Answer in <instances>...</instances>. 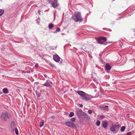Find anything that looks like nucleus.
I'll return each mask as SVG.
<instances>
[{"label":"nucleus","instance_id":"nucleus-1","mask_svg":"<svg viewBox=\"0 0 135 135\" xmlns=\"http://www.w3.org/2000/svg\"><path fill=\"white\" fill-rule=\"evenodd\" d=\"M72 18L75 21L80 22H82L83 19L81 16V14L79 12H75L72 16Z\"/></svg>","mask_w":135,"mask_h":135},{"label":"nucleus","instance_id":"nucleus-2","mask_svg":"<svg viewBox=\"0 0 135 135\" xmlns=\"http://www.w3.org/2000/svg\"><path fill=\"white\" fill-rule=\"evenodd\" d=\"M1 119L4 122L7 121V118L10 119L11 118V115L8 112H5L3 113L1 116Z\"/></svg>","mask_w":135,"mask_h":135},{"label":"nucleus","instance_id":"nucleus-3","mask_svg":"<svg viewBox=\"0 0 135 135\" xmlns=\"http://www.w3.org/2000/svg\"><path fill=\"white\" fill-rule=\"evenodd\" d=\"M120 126L119 125H112L110 128V131L112 132H114L118 131L119 129Z\"/></svg>","mask_w":135,"mask_h":135},{"label":"nucleus","instance_id":"nucleus-4","mask_svg":"<svg viewBox=\"0 0 135 135\" xmlns=\"http://www.w3.org/2000/svg\"><path fill=\"white\" fill-rule=\"evenodd\" d=\"M49 3L51 4L52 6L54 8H55L59 6V4L57 2H53V1L52 0H50Z\"/></svg>","mask_w":135,"mask_h":135},{"label":"nucleus","instance_id":"nucleus-5","mask_svg":"<svg viewBox=\"0 0 135 135\" xmlns=\"http://www.w3.org/2000/svg\"><path fill=\"white\" fill-rule=\"evenodd\" d=\"M65 125L72 128H74L75 126V124L70 121H68L65 122Z\"/></svg>","mask_w":135,"mask_h":135},{"label":"nucleus","instance_id":"nucleus-6","mask_svg":"<svg viewBox=\"0 0 135 135\" xmlns=\"http://www.w3.org/2000/svg\"><path fill=\"white\" fill-rule=\"evenodd\" d=\"M76 114L77 116L79 117L83 116L84 115V113L82 110L81 109L78 110L76 112Z\"/></svg>","mask_w":135,"mask_h":135},{"label":"nucleus","instance_id":"nucleus-7","mask_svg":"<svg viewBox=\"0 0 135 135\" xmlns=\"http://www.w3.org/2000/svg\"><path fill=\"white\" fill-rule=\"evenodd\" d=\"M53 57L54 60L56 62H59L60 61V57L57 54L55 55H53Z\"/></svg>","mask_w":135,"mask_h":135},{"label":"nucleus","instance_id":"nucleus-8","mask_svg":"<svg viewBox=\"0 0 135 135\" xmlns=\"http://www.w3.org/2000/svg\"><path fill=\"white\" fill-rule=\"evenodd\" d=\"M89 97L90 96L89 95L87 94H86L85 93L84 94V96L82 97V99L83 100H86L89 99Z\"/></svg>","mask_w":135,"mask_h":135},{"label":"nucleus","instance_id":"nucleus-9","mask_svg":"<svg viewBox=\"0 0 135 135\" xmlns=\"http://www.w3.org/2000/svg\"><path fill=\"white\" fill-rule=\"evenodd\" d=\"M51 83L50 82V81L49 80H47L46 82L43 84L44 86L46 87H49L51 86Z\"/></svg>","mask_w":135,"mask_h":135},{"label":"nucleus","instance_id":"nucleus-10","mask_svg":"<svg viewBox=\"0 0 135 135\" xmlns=\"http://www.w3.org/2000/svg\"><path fill=\"white\" fill-rule=\"evenodd\" d=\"M11 127L12 131H13L15 128V123L13 121H12L11 122Z\"/></svg>","mask_w":135,"mask_h":135},{"label":"nucleus","instance_id":"nucleus-11","mask_svg":"<svg viewBox=\"0 0 135 135\" xmlns=\"http://www.w3.org/2000/svg\"><path fill=\"white\" fill-rule=\"evenodd\" d=\"M77 93L80 95L81 97L84 95V94L85 93L84 92L81 91H77Z\"/></svg>","mask_w":135,"mask_h":135},{"label":"nucleus","instance_id":"nucleus-12","mask_svg":"<svg viewBox=\"0 0 135 135\" xmlns=\"http://www.w3.org/2000/svg\"><path fill=\"white\" fill-rule=\"evenodd\" d=\"M99 40L100 41V40H103L104 41H107V39L106 37L104 36H101L99 37L98 38Z\"/></svg>","mask_w":135,"mask_h":135},{"label":"nucleus","instance_id":"nucleus-13","mask_svg":"<svg viewBox=\"0 0 135 135\" xmlns=\"http://www.w3.org/2000/svg\"><path fill=\"white\" fill-rule=\"evenodd\" d=\"M108 107L107 106H103L101 107V109L102 110H108Z\"/></svg>","mask_w":135,"mask_h":135},{"label":"nucleus","instance_id":"nucleus-14","mask_svg":"<svg viewBox=\"0 0 135 135\" xmlns=\"http://www.w3.org/2000/svg\"><path fill=\"white\" fill-rule=\"evenodd\" d=\"M98 41L99 43L100 44H104L105 45H106L107 43V42H104V41H103L102 40H100V41L99 40V39H98Z\"/></svg>","mask_w":135,"mask_h":135},{"label":"nucleus","instance_id":"nucleus-15","mask_svg":"<svg viewBox=\"0 0 135 135\" xmlns=\"http://www.w3.org/2000/svg\"><path fill=\"white\" fill-rule=\"evenodd\" d=\"M102 125L103 127L105 128L108 125V122L106 121H104L103 122Z\"/></svg>","mask_w":135,"mask_h":135},{"label":"nucleus","instance_id":"nucleus-16","mask_svg":"<svg viewBox=\"0 0 135 135\" xmlns=\"http://www.w3.org/2000/svg\"><path fill=\"white\" fill-rule=\"evenodd\" d=\"M105 68L107 70H110L111 69V67L108 64H107L105 66Z\"/></svg>","mask_w":135,"mask_h":135},{"label":"nucleus","instance_id":"nucleus-17","mask_svg":"<svg viewBox=\"0 0 135 135\" xmlns=\"http://www.w3.org/2000/svg\"><path fill=\"white\" fill-rule=\"evenodd\" d=\"M4 94H7L8 93V91L6 88H4L2 90Z\"/></svg>","mask_w":135,"mask_h":135},{"label":"nucleus","instance_id":"nucleus-18","mask_svg":"<svg viewBox=\"0 0 135 135\" xmlns=\"http://www.w3.org/2000/svg\"><path fill=\"white\" fill-rule=\"evenodd\" d=\"M54 26L53 24L52 23L49 24L48 26L49 28L50 29L53 28L54 27Z\"/></svg>","mask_w":135,"mask_h":135},{"label":"nucleus","instance_id":"nucleus-19","mask_svg":"<svg viewBox=\"0 0 135 135\" xmlns=\"http://www.w3.org/2000/svg\"><path fill=\"white\" fill-rule=\"evenodd\" d=\"M44 124V120H42V121L40 122V127H41Z\"/></svg>","mask_w":135,"mask_h":135},{"label":"nucleus","instance_id":"nucleus-20","mask_svg":"<svg viewBox=\"0 0 135 135\" xmlns=\"http://www.w3.org/2000/svg\"><path fill=\"white\" fill-rule=\"evenodd\" d=\"M100 122L99 120H97L96 123V125L98 126H99L100 125Z\"/></svg>","mask_w":135,"mask_h":135},{"label":"nucleus","instance_id":"nucleus-21","mask_svg":"<svg viewBox=\"0 0 135 135\" xmlns=\"http://www.w3.org/2000/svg\"><path fill=\"white\" fill-rule=\"evenodd\" d=\"M4 12V10L3 9H0V16H2Z\"/></svg>","mask_w":135,"mask_h":135},{"label":"nucleus","instance_id":"nucleus-22","mask_svg":"<svg viewBox=\"0 0 135 135\" xmlns=\"http://www.w3.org/2000/svg\"><path fill=\"white\" fill-rule=\"evenodd\" d=\"M15 131L16 134V135H18V132L17 129L16 128H15Z\"/></svg>","mask_w":135,"mask_h":135},{"label":"nucleus","instance_id":"nucleus-23","mask_svg":"<svg viewBox=\"0 0 135 135\" xmlns=\"http://www.w3.org/2000/svg\"><path fill=\"white\" fill-rule=\"evenodd\" d=\"M125 127L124 126H122L121 128L120 131L121 132H123L125 130Z\"/></svg>","mask_w":135,"mask_h":135},{"label":"nucleus","instance_id":"nucleus-24","mask_svg":"<svg viewBox=\"0 0 135 135\" xmlns=\"http://www.w3.org/2000/svg\"><path fill=\"white\" fill-rule=\"evenodd\" d=\"M74 115V113L73 112H71L70 113V114L69 115V116L70 117H73Z\"/></svg>","mask_w":135,"mask_h":135},{"label":"nucleus","instance_id":"nucleus-25","mask_svg":"<svg viewBox=\"0 0 135 135\" xmlns=\"http://www.w3.org/2000/svg\"><path fill=\"white\" fill-rule=\"evenodd\" d=\"M36 94L37 95L38 97H40L41 95L39 93H38L37 91H36Z\"/></svg>","mask_w":135,"mask_h":135},{"label":"nucleus","instance_id":"nucleus-26","mask_svg":"<svg viewBox=\"0 0 135 135\" xmlns=\"http://www.w3.org/2000/svg\"><path fill=\"white\" fill-rule=\"evenodd\" d=\"M88 113L89 114H91L92 113V111L91 110H89L88 111Z\"/></svg>","mask_w":135,"mask_h":135},{"label":"nucleus","instance_id":"nucleus-27","mask_svg":"<svg viewBox=\"0 0 135 135\" xmlns=\"http://www.w3.org/2000/svg\"><path fill=\"white\" fill-rule=\"evenodd\" d=\"M75 120V119L74 118H71L70 119V120L72 122H74Z\"/></svg>","mask_w":135,"mask_h":135},{"label":"nucleus","instance_id":"nucleus-28","mask_svg":"<svg viewBox=\"0 0 135 135\" xmlns=\"http://www.w3.org/2000/svg\"><path fill=\"white\" fill-rule=\"evenodd\" d=\"M38 66V64L37 63H36L35 65V67L37 69Z\"/></svg>","mask_w":135,"mask_h":135},{"label":"nucleus","instance_id":"nucleus-29","mask_svg":"<svg viewBox=\"0 0 135 135\" xmlns=\"http://www.w3.org/2000/svg\"><path fill=\"white\" fill-rule=\"evenodd\" d=\"M60 29L59 28H56V31L57 32H59L60 31Z\"/></svg>","mask_w":135,"mask_h":135},{"label":"nucleus","instance_id":"nucleus-30","mask_svg":"<svg viewBox=\"0 0 135 135\" xmlns=\"http://www.w3.org/2000/svg\"><path fill=\"white\" fill-rule=\"evenodd\" d=\"M104 116L103 115H101L100 116V118H104Z\"/></svg>","mask_w":135,"mask_h":135},{"label":"nucleus","instance_id":"nucleus-31","mask_svg":"<svg viewBox=\"0 0 135 135\" xmlns=\"http://www.w3.org/2000/svg\"><path fill=\"white\" fill-rule=\"evenodd\" d=\"M131 135V132H129L126 135Z\"/></svg>","mask_w":135,"mask_h":135},{"label":"nucleus","instance_id":"nucleus-32","mask_svg":"<svg viewBox=\"0 0 135 135\" xmlns=\"http://www.w3.org/2000/svg\"><path fill=\"white\" fill-rule=\"evenodd\" d=\"M52 1H53V2H57V0H52Z\"/></svg>","mask_w":135,"mask_h":135},{"label":"nucleus","instance_id":"nucleus-33","mask_svg":"<svg viewBox=\"0 0 135 135\" xmlns=\"http://www.w3.org/2000/svg\"><path fill=\"white\" fill-rule=\"evenodd\" d=\"M50 65H51V66L53 67H54V65H53L51 64H50Z\"/></svg>","mask_w":135,"mask_h":135},{"label":"nucleus","instance_id":"nucleus-34","mask_svg":"<svg viewBox=\"0 0 135 135\" xmlns=\"http://www.w3.org/2000/svg\"><path fill=\"white\" fill-rule=\"evenodd\" d=\"M83 106V105L82 104H81L80 105V107H82Z\"/></svg>","mask_w":135,"mask_h":135},{"label":"nucleus","instance_id":"nucleus-35","mask_svg":"<svg viewBox=\"0 0 135 135\" xmlns=\"http://www.w3.org/2000/svg\"><path fill=\"white\" fill-rule=\"evenodd\" d=\"M44 76L45 77H46L47 76V75H46L45 74L44 75Z\"/></svg>","mask_w":135,"mask_h":135},{"label":"nucleus","instance_id":"nucleus-36","mask_svg":"<svg viewBox=\"0 0 135 135\" xmlns=\"http://www.w3.org/2000/svg\"><path fill=\"white\" fill-rule=\"evenodd\" d=\"M2 94V93L1 92H0V95Z\"/></svg>","mask_w":135,"mask_h":135}]
</instances>
